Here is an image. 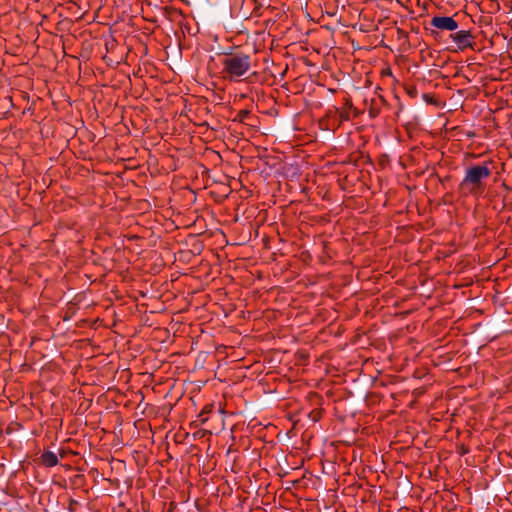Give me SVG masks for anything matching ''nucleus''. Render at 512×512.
I'll use <instances>...</instances> for the list:
<instances>
[{
  "instance_id": "obj_6",
  "label": "nucleus",
  "mask_w": 512,
  "mask_h": 512,
  "mask_svg": "<svg viewBox=\"0 0 512 512\" xmlns=\"http://www.w3.org/2000/svg\"><path fill=\"white\" fill-rule=\"evenodd\" d=\"M249 116V111L248 110H241L239 111L238 115H237V119L240 121V122H243L245 121V119Z\"/></svg>"
},
{
  "instance_id": "obj_5",
  "label": "nucleus",
  "mask_w": 512,
  "mask_h": 512,
  "mask_svg": "<svg viewBox=\"0 0 512 512\" xmlns=\"http://www.w3.org/2000/svg\"><path fill=\"white\" fill-rule=\"evenodd\" d=\"M42 461L46 466L53 467V466L57 465L58 457L56 456L55 453H53L51 451H47V452L43 453Z\"/></svg>"
},
{
  "instance_id": "obj_1",
  "label": "nucleus",
  "mask_w": 512,
  "mask_h": 512,
  "mask_svg": "<svg viewBox=\"0 0 512 512\" xmlns=\"http://www.w3.org/2000/svg\"><path fill=\"white\" fill-rule=\"evenodd\" d=\"M251 68V58L246 54H233L223 60V72L231 81L243 77Z\"/></svg>"
},
{
  "instance_id": "obj_2",
  "label": "nucleus",
  "mask_w": 512,
  "mask_h": 512,
  "mask_svg": "<svg viewBox=\"0 0 512 512\" xmlns=\"http://www.w3.org/2000/svg\"><path fill=\"white\" fill-rule=\"evenodd\" d=\"M491 174L487 165H475L466 170L465 177L461 182L463 188H468L470 192L475 191L483 185Z\"/></svg>"
},
{
  "instance_id": "obj_3",
  "label": "nucleus",
  "mask_w": 512,
  "mask_h": 512,
  "mask_svg": "<svg viewBox=\"0 0 512 512\" xmlns=\"http://www.w3.org/2000/svg\"><path fill=\"white\" fill-rule=\"evenodd\" d=\"M450 37L460 50L472 47L473 45V36L470 31L460 30L451 34Z\"/></svg>"
},
{
  "instance_id": "obj_4",
  "label": "nucleus",
  "mask_w": 512,
  "mask_h": 512,
  "mask_svg": "<svg viewBox=\"0 0 512 512\" xmlns=\"http://www.w3.org/2000/svg\"><path fill=\"white\" fill-rule=\"evenodd\" d=\"M431 25L444 31H455L458 28V23L449 16H434L431 19Z\"/></svg>"
}]
</instances>
